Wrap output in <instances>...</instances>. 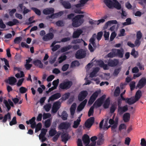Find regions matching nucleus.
I'll return each mask as SVG.
<instances>
[{
	"instance_id": "1",
	"label": "nucleus",
	"mask_w": 146,
	"mask_h": 146,
	"mask_svg": "<svg viewBox=\"0 0 146 146\" xmlns=\"http://www.w3.org/2000/svg\"><path fill=\"white\" fill-rule=\"evenodd\" d=\"M84 17L83 15H78L75 16L72 20V26L77 27L81 25L84 21L83 18Z\"/></svg>"
},
{
	"instance_id": "2",
	"label": "nucleus",
	"mask_w": 146,
	"mask_h": 146,
	"mask_svg": "<svg viewBox=\"0 0 146 146\" xmlns=\"http://www.w3.org/2000/svg\"><path fill=\"white\" fill-rule=\"evenodd\" d=\"M72 85V82L69 80L64 81L59 85V88L63 90H68L69 89Z\"/></svg>"
},
{
	"instance_id": "3",
	"label": "nucleus",
	"mask_w": 146,
	"mask_h": 146,
	"mask_svg": "<svg viewBox=\"0 0 146 146\" xmlns=\"http://www.w3.org/2000/svg\"><path fill=\"white\" fill-rule=\"evenodd\" d=\"M106 97V96L104 95L98 98L93 104V106L96 108L101 106L103 103Z\"/></svg>"
},
{
	"instance_id": "4",
	"label": "nucleus",
	"mask_w": 146,
	"mask_h": 146,
	"mask_svg": "<svg viewBox=\"0 0 146 146\" xmlns=\"http://www.w3.org/2000/svg\"><path fill=\"white\" fill-rule=\"evenodd\" d=\"M86 55V53L85 51L82 49L78 50L75 54L76 58L78 59H81L85 58Z\"/></svg>"
},
{
	"instance_id": "5",
	"label": "nucleus",
	"mask_w": 146,
	"mask_h": 146,
	"mask_svg": "<svg viewBox=\"0 0 146 146\" xmlns=\"http://www.w3.org/2000/svg\"><path fill=\"white\" fill-rule=\"evenodd\" d=\"M100 92V91H96L92 94L88 102L89 105H91L94 102Z\"/></svg>"
},
{
	"instance_id": "6",
	"label": "nucleus",
	"mask_w": 146,
	"mask_h": 146,
	"mask_svg": "<svg viewBox=\"0 0 146 146\" xmlns=\"http://www.w3.org/2000/svg\"><path fill=\"white\" fill-rule=\"evenodd\" d=\"M146 85V79L145 77L141 78L135 87V88H138L141 89Z\"/></svg>"
},
{
	"instance_id": "7",
	"label": "nucleus",
	"mask_w": 146,
	"mask_h": 146,
	"mask_svg": "<svg viewBox=\"0 0 146 146\" xmlns=\"http://www.w3.org/2000/svg\"><path fill=\"white\" fill-rule=\"evenodd\" d=\"M47 129L42 128L41 130L40 134L38 136L39 139L41 140V142H44L47 139L45 136L47 132Z\"/></svg>"
},
{
	"instance_id": "8",
	"label": "nucleus",
	"mask_w": 146,
	"mask_h": 146,
	"mask_svg": "<svg viewBox=\"0 0 146 146\" xmlns=\"http://www.w3.org/2000/svg\"><path fill=\"white\" fill-rule=\"evenodd\" d=\"M88 95V92L86 90L81 91L78 96V100L80 101H82L87 97Z\"/></svg>"
},
{
	"instance_id": "9",
	"label": "nucleus",
	"mask_w": 146,
	"mask_h": 146,
	"mask_svg": "<svg viewBox=\"0 0 146 146\" xmlns=\"http://www.w3.org/2000/svg\"><path fill=\"white\" fill-rule=\"evenodd\" d=\"M119 63V61L118 59H109L108 61V64L110 67H114L117 66Z\"/></svg>"
},
{
	"instance_id": "10",
	"label": "nucleus",
	"mask_w": 146,
	"mask_h": 146,
	"mask_svg": "<svg viewBox=\"0 0 146 146\" xmlns=\"http://www.w3.org/2000/svg\"><path fill=\"white\" fill-rule=\"evenodd\" d=\"M54 36V34L52 33H49L43 36L42 39L45 41H47L52 39Z\"/></svg>"
},
{
	"instance_id": "11",
	"label": "nucleus",
	"mask_w": 146,
	"mask_h": 146,
	"mask_svg": "<svg viewBox=\"0 0 146 146\" xmlns=\"http://www.w3.org/2000/svg\"><path fill=\"white\" fill-rule=\"evenodd\" d=\"M61 96V94L60 93H57L51 96L48 100V102H49L50 101H53L54 100H57Z\"/></svg>"
},
{
	"instance_id": "12",
	"label": "nucleus",
	"mask_w": 146,
	"mask_h": 146,
	"mask_svg": "<svg viewBox=\"0 0 146 146\" xmlns=\"http://www.w3.org/2000/svg\"><path fill=\"white\" fill-rule=\"evenodd\" d=\"M87 102V99H85L81 102L78 106L77 110L78 112H80L84 108Z\"/></svg>"
},
{
	"instance_id": "13",
	"label": "nucleus",
	"mask_w": 146,
	"mask_h": 146,
	"mask_svg": "<svg viewBox=\"0 0 146 146\" xmlns=\"http://www.w3.org/2000/svg\"><path fill=\"white\" fill-rule=\"evenodd\" d=\"M82 140L83 143L86 146L88 145L89 144L90 140L89 136L86 134H84L82 137Z\"/></svg>"
},
{
	"instance_id": "14",
	"label": "nucleus",
	"mask_w": 146,
	"mask_h": 146,
	"mask_svg": "<svg viewBox=\"0 0 146 146\" xmlns=\"http://www.w3.org/2000/svg\"><path fill=\"white\" fill-rule=\"evenodd\" d=\"M128 110V108L127 105L123 107L118 106V112L120 115L124 113L127 111Z\"/></svg>"
},
{
	"instance_id": "15",
	"label": "nucleus",
	"mask_w": 146,
	"mask_h": 146,
	"mask_svg": "<svg viewBox=\"0 0 146 146\" xmlns=\"http://www.w3.org/2000/svg\"><path fill=\"white\" fill-rule=\"evenodd\" d=\"M70 125L68 122H63L60 123L59 127L61 129H67L70 127Z\"/></svg>"
},
{
	"instance_id": "16",
	"label": "nucleus",
	"mask_w": 146,
	"mask_h": 146,
	"mask_svg": "<svg viewBox=\"0 0 146 146\" xmlns=\"http://www.w3.org/2000/svg\"><path fill=\"white\" fill-rule=\"evenodd\" d=\"M54 11V8H46L43 10V13L46 15L49 14H53Z\"/></svg>"
},
{
	"instance_id": "17",
	"label": "nucleus",
	"mask_w": 146,
	"mask_h": 146,
	"mask_svg": "<svg viewBox=\"0 0 146 146\" xmlns=\"http://www.w3.org/2000/svg\"><path fill=\"white\" fill-rule=\"evenodd\" d=\"M60 104V102L59 101H57L56 102H55L52 106V111L53 113H56L58 110L59 108L58 107L59 105Z\"/></svg>"
},
{
	"instance_id": "18",
	"label": "nucleus",
	"mask_w": 146,
	"mask_h": 146,
	"mask_svg": "<svg viewBox=\"0 0 146 146\" xmlns=\"http://www.w3.org/2000/svg\"><path fill=\"white\" fill-rule=\"evenodd\" d=\"M116 51L115 52V55L116 56H117L120 58H122L123 56V50L122 48L121 50L119 49H115Z\"/></svg>"
},
{
	"instance_id": "19",
	"label": "nucleus",
	"mask_w": 146,
	"mask_h": 146,
	"mask_svg": "<svg viewBox=\"0 0 146 146\" xmlns=\"http://www.w3.org/2000/svg\"><path fill=\"white\" fill-rule=\"evenodd\" d=\"M3 103L5 104V106L7 108V111H8L11 109V107H14V105L13 102H11L9 103L7 101L5 100H3Z\"/></svg>"
},
{
	"instance_id": "20",
	"label": "nucleus",
	"mask_w": 146,
	"mask_h": 146,
	"mask_svg": "<svg viewBox=\"0 0 146 146\" xmlns=\"http://www.w3.org/2000/svg\"><path fill=\"white\" fill-rule=\"evenodd\" d=\"M64 13V11H60L57 13H54L49 16L50 18L54 19L55 18H57L59 16H61Z\"/></svg>"
},
{
	"instance_id": "21",
	"label": "nucleus",
	"mask_w": 146,
	"mask_h": 146,
	"mask_svg": "<svg viewBox=\"0 0 146 146\" xmlns=\"http://www.w3.org/2000/svg\"><path fill=\"white\" fill-rule=\"evenodd\" d=\"M33 64L35 66L38 67L40 68H43V64L41 61L40 60L36 59L34 60Z\"/></svg>"
},
{
	"instance_id": "22",
	"label": "nucleus",
	"mask_w": 146,
	"mask_h": 146,
	"mask_svg": "<svg viewBox=\"0 0 146 146\" xmlns=\"http://www.w3.org/2000/svg\"><path fill=\"white\" fill-rule=\"evenodd\" d=\"M82 31L81 30L78 29L73 33L72 35L73 38H78L82 33Z\"/></svg>"
},
{
	"instance_id": "23",
	"label": "nucleus",
	"mask_w": 146,
	"mask_h": 146,
	"mask_svg": "<svg viewBox=\"0 0 146 146\" xmlns=\"http://www.w3.org/2000/svg\"><path fill=\"white\" fill-rule=\"evenodd\" d=\"M61 3L62 5L66 9H70L71 7L70 3L68 1H63Z\"/></svg>"
},
{
	"instance_id": "24",
	"label": "nucleus",
	"mask_w": 146,
	"mask_h": 146,
	"mask_svg": "<svg viewBox=\"0 0 146 146\" xmlns=\"http://www.w3.org/2000/svg\"><path fill=\"white\" fill-rule=\"evenodd\" d=\"M130 115L129 113H125L123 116V120L124 122H127L130 120Z\"/></svg>"
},
{
	"instance_id": "25",
	"label": "nucleus",
	"mask_w": 146,
	"mask_h": 146,
	"mask_svg": "<svg viewBox=\"0 0 146 146\" xmlns=\"http://www.w3.org/2000/svg\"><path fill=\"white\" fill-rule=\"evenodd\" d=\"M104 2L109 8H111L113 7L114 2L111 0H104Z\"/></svg>"
},
{
	"instance_id": "26",
	"label": "nucleus",
	"mask_w": 146,
	"mask_h": 146,
	"mask_svg": "<svg viewBox=\"0 0 146 146\" xmlns=\"http://www.w3.org/2000/svg\"><path fill=\"white\" fill-rule=\"evenodd\" d=\"M12 21H9L6 23V25L10 27L12 26L19 23L18 20L16 19H13Z\"/></svg>"
},
{
	"instance_id": "27",
	"label": "nucleus",
	"mask_w": 146,
	"mask_h": 146,
	"mask_svg": "<svg viewBox=\"0 0 146 146\" xmlns=\"http://www.w3.org/2000/svg\"><path fill=\"white\" fill-rule=\"evenodd\" d=\"M142 95L141 91L139 90H138L136 93L134 100L136 102L140 98Z\"/></svg>"
},
{
	"instance_id": "28",
	"label": "nucleus",
	"mask_w": 146,
	"mask_h": 146,
	"mask_svg": "<svg viewBox=\"0 0 146 146\" xmlns=\"http://www.w3.org/2000/svg\"><path fill=\"white\" fill-rule=\"evenodd\" d=\"M100 68L98 67H96L93 70V71L90 73V77L91 78H93L96 76V75L99 71Z\"/></svg>"
},
{
	"instance_id": "29",
	"label": "nucleus",
	"mask_w": 146,
	"mask_h": 146,
	"mask_svg": "<svg viewBox=\"0 0 146 146\" xmlns=\"http://www.w3.org/2000/svg\"><path fill=\"white\" fill-rule=\"evenodd\" d=\"M87 2L86 0H80V3L75 5L76 7L79 8L84 6L85 4Z\"/></svg>"
},
{
	"instance_id": "30",
	"label": "nucleus",
	"mask_w": 146,
	"mask_h": 146,
	"mask_svg": "<svg viewBox=\"0 0 146 146\" xmlns=\"http://www.w3.org/2000/svg\"><path fill=\"white\" fill-rule=\"evenodd\" d=\"M9 83L11 85H14L17 82L16 79L14 77H9L8 78Z\"/></svg>"
},
{
	"instance_id": "31",
	"label": "nucleus",
	"mask_w": 146,
	"mask_h": 146,
	"mask_svg": "<svg viewBox=\"0 0 146 146\" xmlns=\"http://www.w3.org/2000/svg\"><path fill=\"white\" fill-rule=\"evenodd\" d=\"M59 115L61 117V118L63 120H66L68 116V115L65 111H63L62 112L61 115Z\"/></svg>"
},
{
	"instance_id": "32",
	"label": "nucleus",
	"mask_w": 146,
	"mask_h": 146,
	"mask_svg": "<svg viewBox=\"0 0 146 146\" xmlns=\"http://www.w3.org/2000/svg\"><path fill=\"white\" fill-rule=\"evenodd\" d=\"M10 121L11 119V116L10 114L9 113H8L6 114H5L3 117V119L2 120V121L3 123H5L7 119Z\"/></svg>"
},
{
	"instance_id": "33",
	"label": "nucleus",
	"mask_w": 146,
	"mask_h": 146,
	"mask_svg": "<svg viewBox=\"0 0 146 146\" xmlns=\"http://www.w3.org/2000/svg\"><path fill=\"white\" fill-rule=\"evenodd\" d=\"M114 1L113 7L119 10L121 8V4L116 0H113Z\"/></svg>"
},
{
	"instance_id": "34",
	"label": "nucleus",
	"mask_w": 146,
	"mask_h": 146,
	"mask_svg": "<svg viewBox=\"0 0 146 146\" xmlns=\"http://www.w3.org/2000/svg\"><path fill=\"white\" fill-rule=\"evenodd\" d=\"M68 135L65 133L62 134L61 135L62 140L65 143L68 140Z\"/></svg>"
},
{
	"instance_id": "35",
	"label": "nucleus",
	"mask_w": 146,
	"mask_h": 146,
	"mask_svg": "<svg viewBox=\"0 0 146 146\" xmlns=\"http://www.w3.org/2000/svg\"><path fill=\"white\" fill-rule=\"evenodd\" d=\"M120 93V89L119 87H117L114 92V96L115 97L118 96Z\"/></svg>"
},
{
	"instance_id": "36",
	"label": "nucleus",
	"mask_w": 146,
	"mask_h": 146,
	"mask_svg": "<svg viewBox=\"0 0 146 146\" xmlns=\"http://www.w3.org/2000/svg\"><path fill=\"white\" fill-rule=\"evenodd\" d=\"M125 102L129 105L134 104L136 102L134 99H132L131 98H126Z\"/></svg>"
},
{
	"instance_id": "37",
	"label": "nucleus",
	"mask_w": 146,
	"mask_h": 146,
	"mask_svg": "<svg viewBox=\"0 0 146 146\" xmlns=\"http://www.w3.org/2000/svg\"><path fill=\"white\" fill-rule=\"evenodd\" d=\"M110 101L109 98H107L106 100L103 105V106L104 108L106 109L108 108L110 104Z\"/></svg>"
},
{
	"instance_id": "38",
	"label": "nucleus",
	"mask_w": 146,
	"mask_h": 146,
	"mask_svg": "<svg viewBox=\"0 0 146 146\" xmlns=\"http://www.w3.org/2000/svg\"><path fill=\"white\" fill-rule=\"evenodd\" d=\"M71 48V45H69L67 46L62 47L61 49V51L62 52H65Z\"/></svg>"
},
{
	"instance_id": "39",
	"label": "nucleus",
	"mask_w": 146,
	"mask_h": 146,
	"mask_svg": "<svg viewBox=\"0 0 146 146\" xmlns=\"http://www.w3.org/2000/svg\"><path fill=\"white\" fill-rule=\"evenodd\" d=\"M131 55L133 56L134 58H136L138 56V53L137 51H136L135 48L132 49L131 53Z\"/></svg>"
},
{
	"instance_id": "40",
	"label": "nucleus",
	"mask_w": 146,
	"mask_h": 146,
	"mask_svg": "<svg viewBox=\"0 0 146 146\" xmlns=\"http://www.w3.org/2000/svg\"><path fill=\"white\" fill-rule=\"evenodd\" d=\"M70 96V93H66L61 98L60 100H62V101L66 100L69 98Z\"/></svg>"
},
{
	"instance_id": "41",
	"label": "nucleus",
	"mask_w": 146,
	"mask_h": 146,
	"mask_svg": "<svg viewBox=\"0 0 146 146\" xmlns=\"http://www.w3.org/2000/svg\"><path fill=\"white\" fill-rule=\"evenodd\" d=\"M80 65L79 62L77 60L72 61L71 63L70 67L73 68L76 66H78Z\"/></svg>"
},
{
	"instance_id": "42",
	"label": "nucleus",
	"mask_w": 146,
	"mask_h": 146,
	"mask_svg": "<svg viewBox=\"0 0 146 146\" xmlns=\"http://www.w3.org/2000/svg\"><path fill=\"white\" fill-rule=\"evenodd\" d=\"M121 67H119L117 68H115L113 73V75L114 76H117L121 71Z\"/></svg>"
},
{
	"instance_id": "43",
	"label": "nucleus",
	"mask_w": 146,
	"mask_h": 146,
	"mask_svg": "<svg viewBox=\"0 0 146 146\" xmlns=\"http://www.w3.org/2000/svg\"><path fill=\"white\" fill-rule=\"evenodd\" d=\"M80 121L81 120H79V119H77L76 121H74L73 127L75 128H77L80 124Z\"/></svg>"
},
{
	"instance_id": "44",
	"label": "nucleus",
	"mask_w": 146,
	"mask_h": 146,
	"mask_svg": "<svg viewBox=\"0 0 146 146\" xmlns=\"http://www.w3.org/2000/svg\"><path fill=\"white\" fill-rule=\"evenodd\" d=\"M130 87L131 91L133 90L135 88V82L134 81L131 82L129 84Z\"/></svg>"
},
{
	"instance_id": "45",
	"label": "nucleus",
	"mask_w": 146,
	"mask_h": 146,
	"mask_svg": "<svg viewBox=\"0 0 146 146\" xmlns=\"http://www.w3.org/2000/svg\"><path fill=\"white\" fill-rule=\"evenodd\" d=\"M94 106H91L89 109L88 112V115L89 117H90L91 115H93L94 112Z\"/></svg>"
},
{
	"instance_id": "46",
	"label": "nucleus",
	"mask_w": 146,
	"mask_h": 146,
	"mask_svg": "<svg viewBox=\"0 0 146 146\" xmlns=\"http://www.w3.org/2000/svg\"><path fill=\"white\" fill-rule=\"evenodd\" d=\"M51 120L50 119H49L46 120L44 123V125L46 128L49 127L51 125Z\"/></svg>"
},
{
	"instance_id": "47",
	"label": "nucleus",
	"mask_w": 146,
	"mask_h": 146,
	"mask_svg": "<svg viewBox=\"0 0 146 146\" xmlns=\"http://www.w3.org/2000/svg\"><path fill=\"white\" fill-rule=\"evenodd\" d=\"M31 9L38 15L40 16L41 15V12L39 9L35 7H32Z\"/></svg>"
},
{
	"instance_id": "48",
	"label": "nucleus",
	"mask_w": 146,
	"mask_h": 146,
	"mask_svg": "<svg viewBox=\"0 0 146 146\" xmlns=\"http://www.w3.org/2000/svg\"><path fill=\"white\" fill-rule=\"evenodd\" d=\"M28 90L27 88L25 87L22 86L19 89L20 92L21 94H24Z\"/></svg>"
},
{
	"instance_id": "49",
	"label": "nucleus",
	"mask_w": 146,
	"mask_h": 146,
	"mask_svg": "<svg viewBox=\"0 0 146 146\" xmlns=\"http://www.w3.org/2000/svg\"><path fill=\"white\" fill-rule=\"evenodd\" d=\"M117 21L116 20H111L109 21H108L106 24V25H107V26H108L109 25H111V24H117Z\"/></svg>"
},
{
	"instance_id": "50",
	"label": "nucleus",
	"mask_w": 146,
	"mask_h": 146,
	"mask_svg": "<svg viewBox=\"0 0 146 146\" xmlns=\"http://www.w3.org/2000/svg\"><path fill=\"white\" fill-rule=\"evenodd\" d=\"M42 126L41 123H39L37 124L35 129V132L36 133L37 132L41 130Z\"/></svg>"
},
{
	"instance_id": "51",
	"label": "nucleus",
	"mask_w": 146,
	"mask_h": 146,
	"mask_svg": "<svg viewBox=\"0 0 146 146\" xmlns=\"http://www.w3.org/2000/svg\"><path fill=\"white\" fill-rule=\"evenodd\" d=\"M51 106V104L48 103L44 106V108L46 111H48L50 110Z\"/></svg>"
},
{
	"instance_id": "52",
	"label": "nucleus",
	"mask_w": 146,
	"mask_h": 146,
	"mask_svg": "<svg viewBox=\"0 0 146 146\" xmlns=\"http://www.w3.org/2000/svg\"><path fill=\"white\" fill-rule=\"evenodd\" d=\"M117 121L115 122L114 125L111 126V131L113 132L116 131V128L117 127Z\"/></svg>"
},
{
	"instance_id": "53",
	"label": "nucleus",
	"mask_w": 146,
	"mask_h": 146,
	"mask_svg": "<svg viewBox=\"0 0 146 146\" xmlns=\"http://www.w3.org/2000/svg\"><path fill=\"white\" fill-rule=\"evenodd\" d=\"M56 131L54 129H52L49 131V134L50 136L52 137L56 133Z\"/></svg>"
},
{
	"instance_id": "54",
	"label": "nucleus",
	"mask_w": 146,
	"mask_h": 146,
	"mask_svg": "<svg viewBox=\"0 0 146 146\" xmlns=\"http://www.w3.org/2000/svg\"><path fill=\"white\" fill-rule=\"evenodd\" d=\"M15 58L17 61L21 62V56L20 54L17 53L15 56Z\"/></svg>"
},
{
	"instance_id": "55",
	"label": "nucleus",
	"mask_w": 146,
	"mask_h": 146,
	"mask_svg": "<svg viewBox=\"0 0 146 146\" xmlns=\"http://www.w3.org/2000/svg\"><path fill=\"white\" fill-rule=\"evenodd\" d=\"M107 56L108 58H113L115 57V52L114 51L111 52L107 55Z\"/></svg>"
},
{
	"instance_id": "56",
	"label": "nucleus",
	"mask_w": 146,
	"mask_h": 146,
	"mask_svg": "<svg viewBox=\"0 0 146 146\" xmlns=\"http://www.w3.org/2000/svg\"><path fill=\"white\" fill-rule=\"evenodd\" d=\"M17 123L16 118V117L15 116L13 118L12 121L10 122L9 124L10 125L12 126L16 124Z\"/></svg>"
},
{
	"instance_id": "57",
	"label": "nucleus",
	"mask_w": 146,
	"mask_h": 146,
	"mask_svg": "<svg viewBox=\"0 0 146 146\" xmlns=\"http://www.w3.org/2000/svg\"><path fill=\"white\" fill-rule=\"evenodd\" d=\"M83 40L82 39H77L74 40L71 42V44H76L77 43H81Z\"/></svg>"
},
{
	"instance_id": "58",
	"label": "nucleus",
	"mask_w": 146,
	"mask_h": 146,
	"mask_svg": "<svg viewBox=\"0 0 146 146\" xmlns=\"http://www.w3.org/2000/svg\"><path fill=\"white\" fill-rule=\"evenodd\" d=\"M35 117H33L31 119H30L29 121H26V123L28 125L29 124V123L32 124V123H34L35 122Z\"/></svg>"
},
{
	"instance_id": "59",
	"label": "nucleus",
	"mask_w": 146,
	"mask_h": 146,
	"mask_svg": "<svg viewBox=\"0 0 146 146\" xmlns=\"http://www.w3.org/2000/svg\"><path fill=\"white\" fill-rule=\"evenodd\" d=\"M56 23V25L58 27H62L64 25L63 21L61 20H59L57 21Z\"/></svg>"
},
{
	"instance_id": "60",
	"label": "nucleus",
	"mask_w": 146,
	"mask_h": 146,
	"mask_svg": "<svg viewBox=\"0 0 146 146\" xmlns=\"http://www.w3.org/2000/svg\"><path fill=\"white\" fill-rule=\"evenodd\" d=\"M126 129V126L124 123L120 124L119 127V130L120 131H121L123 129Z\"/></svg>"
},
{
	"instance_id": "61",
	"label": "nucleus",
	"mask_w": 146,
	"mask_h": 146,
	"mask_svg": "<svg viewBox=\"0 0 146 146\" xmlns=\"http://www.w3.org/2000/svg\"><path fill=\"white\" fill-rule=\"evenodd\" d=\"M59 82V80L58 79H57L56 80H54L52 82V85L54 86V87L57 88L58 83Z\"/></svg>"
},
{
	"instance_id": "62",
	"label": "nucleus",
	"mask_w": 146,
	"mask_h": 146,
	"mask_svg": "<svg viewBox=\"0 0 146 146\" xmlns=\"http://www.w3.org/2000/svg\"><path fill=\"white\" fill-rule=\"evenodd\" d=\"M103 33L102 31H100L98 33L97 36V39L98 40H100L103 35Z\"/></svg>"
},
{
	"instance_id": "63",
	"label": "nucleus",
	"mask_w": 146,
	"mask_h": 146,
	"mask_svg": "<svg viewBox=\"0 0 146 146\" xmlns=\"http://www.w3.org/2000/svg\"><path fill=\"white\" fill-rule=\"evenodd\" d=\"M22 38L21 37H17L14 39V43L15 44H18L20 42Z\"/></svg>"
},
{
	"instance_id": "64",
	"label": "nucleus",
	"mask_w": 146,
	"mask_h": 146,
	"mask_svg": "<svg viewBox=\"0 0 146 146\" xmlns=\"http://www.w3.org/2000/svg\"><path fill=\"white\" fill-rule=\"evenodd\" d=\"M69 66V64H64L62 66V70L63 71H66L68 68Z\"/></svg>"
}]
</instances>
